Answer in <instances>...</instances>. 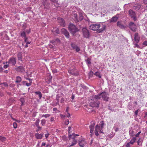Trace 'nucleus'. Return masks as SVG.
I'll return each mask as SVG.
<instances>
[{
    "mask_svg": "<svg viewBox=\"0 0 147 147\" xmlns=\"http://www.w3.org/2000/svg\"><path fill=\"white\" fill-rule=\"evenodd\" d=\"M95 95H92L88 98V100L90 102L89 107H98L100 103V102L95 97Z\"/></svg>",
    "mask_w": 147,
    "mask_h": 147,
    "instance_id": "obj_1",
    "label": "nucleus"
},
{
    "mask_svg": "<svg viewBox=\"0 0 147 147\" xmlns=\"http://www.w3.org/2000/svg\"><path fill=\"white\" fill-rule=\"evenodd\" d=\"M100 26V25L99 24H92L89 26V29L94 31L98 30V33H100L104 30L106 28L105 25H102V27L99 29Z\"/></svg>",
    "mask_w": 147,
    "mask_h": 147,
    "instance_id": "obj_2",
    "label": "nucleus"
},
{
    "mask_svg": "<svg viewBox=\"0 0 147 147\" xmlns=\"http://www.w3.org/2000/svg\"><path fill=\"white\" fill-rule=\"evenodd\" d=\"M108 96V93L104 92L97 95H95V96L94 97L98 99H100L102 98L103 100L107 101L109 98Z\"/></svg>",
    "mask_w": 147,
    "mask_h": 147,
    "instance_id": "obj_3",
    "label": "nucleus"
},
{
    "mask_svg": "<svg viewBox=\"0 0 147 147\" xmlns=\"http://www.w3.org/2000/svg\"><path fill=\"white\" fill-rule=\"evenodd\" d=\"M68 28L69 30L73 35L78 31V29L73 24H70Z\"/></svg>",
    "mask_w": 147,
    "mask_h": 147,
    "instance_id": "obj_4",
    "label": "nucleus"
},
{
    "mask_svg": "<svg viewBox=\"0 0 147 147\" xmlns=\"http://www.w3.org/2000/svg\"><path fill=\"white\" fill-rule=\"evenodd\" d=\"M68 72L71 75L77 76L79 75V73L75 68L74 67H70L68 70Z\"/></svg>",
    "mask_w": 147,
    "mask_h": 147,
    "instance_id": "obj_5",
    "label": "nucleus"
},
{
    "mask_svg": "<svg viewBox=\"0 0 147 147\" xmlns=\"http://www.w3.org/2000/svg\"><path fill=\"white\" fill-rule=\"evenodd\" d=\"M129 15L131 18L136 21L137 20V17L136 16V13L132 9H130L128 11Z\"/></svg>",
    "mask_w": 147,
    "mask_h": 147,
    "instance_id": "obj_6",
    "label": "nucleus"
},
{
    "mask_svg": "<svg viewBox=\"0 0 147 147\" xmlns=\"http://www.w3.org/2000/svg\"><path fill=\"white\" fill-rule=\"evenodd\" d=\"M128 27L133 32H135L136 31V24L133 22H130L128 24Z\"/></svg>",
    "mask_w": 147,
    "mask_h": 147,
    "instance_id": "obj_7",
    "label": "nucleus"
},
{
    "mask_svg": "<svg viewBox=\"0 0 147 147\" xmlns=\"http://www.w3.org/2000/svg\"><path fill=\"white\" fill-rule=\"evenodd\" d=\"M41 2L44 6V8L45 9H49L50 3L49 2L48 0H42Z\"/></svg>",
    "mask_w": 147,
    "mask_h": 147,
    "instance_id": "obj_8",
    "label": "nucleus"
},
{
    "mask_svg": "<svg viewBox=\"0 0 147 147\" xmlns=\"http://www.w3.org/2000/svg\"><path fill=\"white\" fill-rule=\"evenodd\" d=\"M82 32L83 36L86 38H88L89 37V33L88 31L86 28L82 29Z\"/></svg>",
    "mask_w": 147,
    "mask_h": 147,
    "instance_id": "obj_9",
    "label": "nucleus"
},
{
    "mask_svg": "<svg viewBox=\"0 0 147 147\" xmlns=\"http://www.w3.org/2000/svg\"><path fill=\"white\" fill-rule=\"evenodd\" d=\"M120 14H117L115 16L113 17L110 20V22H115L117 20V19L120 17Z\"/></svg>",
    "mask_w": 147,
    "mask_h": 147,
    "instance_id": "obj_10",
    "label": "nucleus"
},
{
    "mask_svg": "<svg viewBox=\"0 0 147 147\" xmlns=\"http://www.w3.org/2000/svg\"><path fill=\"white\" fill-rule=\"evenodd\" d=\"M61 32L62 34L65 35L67 38H69V33L64 28H63L61 30Z\"/></svg>",
    "mask_w": 147,
    "mask_h": 147,
    "instance_id": "obj_11",
    "label": "nucleus"
},
{
    "mask_svg": "<svg viewBox=\"0 0 147 147\" xmlns=\"http://www.w3.org/2000/svg\"><path fill=\"white\" fill-rule=\"evenodd\" d=\"M8 63L9 64H11L12 65H15L16 63L15 58L13 57L10 58L8 61Z\"/></svg>",
    "mask_w": 147,
    "mask_h": 147,
    "instance_id": "obj_12",
    "label": "nucleus"
},
{
    "mask_svg": "<svg viewBox=\"0 0 147 147\" xmlns=\"http://www.w3.org/2000/svg\"><path fill=\"white\" fill-rule=\"evenodd\" d=\"M78 144L80 147H84L87 145V143L85 140H82L79 141Z\"/></svg>",
    "mask_w": 147,
    "mask_h": 147,
    "instance_id": "obj_13",
    "label": "nucleus"
},
{
    "mask_svg": "<svg viewBox=\"0 0 147 147\" xmlns=\"http://www.w3.org/2000/svg\"><path fill=\"white\" fill-rule=\"evenodd\" d=\"M16 70L18 72H23L25 71V69L22 66H20L16 67L15 68Z\"/></svg>",
    "mask_w": 147,
    "mask_h": 147,
    "instance_id": "obj_14",
    "label": "nucleus"
},
{
    "mask_svg": "<svg viewBox=\"0 0 147 147\" xmlns=\"http://www.w3.org/2000/svg\"><path fill=\"white\" fill-rule=\"evenodd\" d=\"M58 21L61 26H62L63 27L64 26L65 22L63 18H58Z\"/></svg>",
    "mask_w": 147,
    "mask_h": 147,
    "instance_id": "obj_15",
    "label": "nucleus"
},
{
    "mask_svg": "<svg viewBox=\"0 0 147 147\" xmlns=\"http://www.w3.org/2000/svg\"><path fill=\"white\" fill-rule=\"evenodd\" d=\"M140 37L138 33H136L134 34V40L136 43H138L140 40Z\"/></svg>",
    "mask_w": 147,
    "mask_h": 147,
    "instance_id": "obj_16",
    "label": "nucleus"
},
{
    "mask_svg": "<svg viewBox=\"0 0 147 147\" xmlns=\"http://www.w3.org/2000/svg\"><path fill=\"white\" fill-rule=\"evenodd\" d=\"M95 125V124L94 122H93L92 123H91V125L90 126V132L92 133L94 130V126Z\"/></svg>",
    "mask_w": 147,
    "mask_h": 147,
    "instance_id": "obj_17",
    "label": "nucleus"
},
{
    "mask_svg": "<svg viewBox=\"0 0 147 147\" xmlns=\"http://www.w3.org/2000/svg\"><path fill=\"white\" fill-rule=\"evenodd\" d=\"M43 136V134H40L38 133H36L35 134L36 138L37 139H41L42 138Z\"/></svg>",
    "mask_w": 147,
    "mask_h": 147,
    "instance_id": "obj_18",
    "label": "nucleus"
},
{
    "mask_svg": "<svg viewBox=\"0 0 147 147\" xmlns=\"http://www.w3.org/2000/svg\"><path fill=\"white\" fill-rule=\"evenodd\" d=\"M117 25V26L121 28H124V26L122 24L121 22H118Z\"/></svg>",
    "mask_w": 147,
    "mask_h": 147,
    "instance_id": "obj_19",
    "label": "nucleus"
},
{
    "mask_svg": "<svg viewBox=\"0 0 147 147\" xmlns=\"http://www.w3.org/2000/svg\"><path fill=\"white\" fill-rule=\"evenodd\" d=\"M17 57L18 58V59L19 60H20L21 61H22V54L21 53L19 52L18 53Z\"/></svg>",
    "mask_w": 147,
    "mask_h": 147,
    "instance_id": "obj_20",
    "label": "nucleus"
},
{
    "mask_svg": "<svg viewBox=\"0 0 147 147\" xmlns=\"http://www.w3.org/2000/svg\"><path fill=\"white\" fill-rule=\"evenodd\" d=\"M16 79L15 82L16 83H20L22 81L21 78L19 76H17L16 77Z\"/></svg>",
    "mask_w": 147,
    "mask_h": 147,
    "instance_id": "obj_21",
    "label": "nucleus"
},
{
    "mask_svg": "<svg viewBox=\"0 0 147 147\" xmlns=\"http://www.w3.org/2000/svg\"><path fill=\"white\" fill-rule=\"evenodd\" d=\"M35 93L36 94V95H37L39 97V98L40 99L42 97V94L41 93V92L40 91H37L35 92Z\"/></svg>",
    "mask_w": 147,
    "mask_h": 147,
    "instance_id": "obj_22",
    "label": "nucleus"
},
{
    "mask_svg": "<svg viewBox=\"0 0 147 147\" xmlns=\"http://www.w3.org/2000/svg\"><path fill=\"white\" fill-rule=\"evenodd\" d=\"M52 32H54V33H55L57 34L59 33V31L58 29L57 28H55V29L54 28L53 30H52Z\"/></svg>",
    "mask_w": 147,
    "mask_h": 147,
    "instance_id": "obj_23",
    "label": "nucleus"
},
{
    "mask_svg": "<svg viewBox=\"0 0 147 147\" xmlns=\"http://www.w3.org/2000/svg\"><path fill=\"white\" fill-rule=\"evenodd\" d=\"M115 135V133L112 132L108 135V137L111 138H112Z\"/></svg>",
    "mask_w": 147,
    "mask_h": 147,
    "instance_id": "obj_24",
    "label": "nucleus"
},
{
    "mask_svg": "<svg viewBox=\"0 0 147 147\" xmlns=\"http://www.w3.org/2000/svg\"><path fill=\"white\" fill-rule=\"evenodd\" d=\"M140 7V6L139 5L137 4H135L133 7V8L134 9L138 10L139 9Z\"/></svg>",
    "mask_w": 147,
    "mask_h": 147,
    "instance_id": "obj_25",
    "label": "nucleus"
},
{
    "mask_svg": "<svg viewBox=\"0 0 147 147\" xmlns=\"http://www.w3.org/2000/svg\"><path fill=\"white\" fill-rule=\"evenodd\" d=\"M136 139V137H134L129 142L131 144H134V143L135 142Z\"/></svg>",
    "mask_w": 147,
    "mask_h": 147,
    "instance_id": "obj_26",
    "label": "nucleus"
},
{
    "mask_svg": "<svg viewBox=\"0 0 147 147\" xmlns=\"http://www.w3.org/2000/svg\"><path fill=\"white\" fill-rule=\"evenodd\" d=\"M76 137V134L73 133L71 135H70L69 136V139L70 140L71 138L74 139Z\"/></svg>",
    "mask_w": 147,
    "mask_h": 147,
    "instance_id": "obj_27",
    "label": "nucleus"
},
{
    "mask_svg": "<svg viewBox=\"0 0 147 147\" xmlns=\"http://www.w3.org/2000/svg\"><path fill=\"white\" fill-rule=\"evenodd\" d=\"M100 126H98V125H97L96 126V127L95 128V131H97L100 132Z\"/></svg>",
    "mask_w": 147,
    "mask_h": 147,
    "instance_id": "obj_28",
    "label": "nucleus"
},
{
    "mask_svg": "<svg viewBox=\"0 0 147 147\" xmlns=\"http://www.w3.org/2000/svg\"><path fill=\"white\" fill-rule=\"evenodd\" d=\"M77 143V140H74L71 143V144L70 145V146H74Z\"/></svg>",
    "mask_w": 147,
    "mask_h": 147,
    "instance_id": "obj_29",
    "label": "nucleus"
},
{
    "mask_svg": "<svg viewBox=\"0 0 147 147\" xmlns=\"http://www.w3.org/2000/svg\"><path fill=\"white\" fill-rule=\"evenodd\" d=\"M86 64L87 65L90 64L91 63L90 61V59L88 58L87 60H85Z\"/></svg>",
    "mask_w": 147,
    "mask_h": 147,
    "instance_id": "obj_30",
    "label": "nucleus"
},
{
    "mask_svg": "<svg viewBox=\"0 0 147 147\" xmlns=\"http://www.w3.org/2000/svg\"><path fill=\"white\" fill-rule=\"evenodd\" d=\"M6 138L5 137L0 136V141L3 142L6 140Z\"/></svg>",
    "mask_w": 147,
    "mask_h": 147,
    "instance_id": "obj_31",
    "label": "nucleus"
},
{
    "mask_svg": "<svg viewBox=\"0 0 147 147\" xmlns=\"http://www.w3.org/2000/svg\"><path fill=\"white\" fill-rule=\"evenodd\" d=\"M40 121V120L39 119H37L35 123V125L36 127H38L39 126V123Z\"/></svg>",
    "mask_w": 147,
    "mask_h": 147,
    "instance_id": "obj_32",
    "label": "nucleus"
},
{
    "mask_svg": "<svg viewBox=\"0 0 147 147\" xmlns=\"http://www.w3.org/2000/svg\"><path fill=\"white\" fill-rule=\"evenodd\" d=\"M77 15L76 14H74V17L75 18V20L76 22H78L79 20L77 18Z\"/></svg>",
    "mask_w": 147,
    "mask_h": 147,
    "instance_id": "obj_33",
    "label": "nucleus"
},
{
    "mask_svg": "<svg viewBox=\"0 0 147 147\" xmlns=\"http://www.w3.org/2000/svg\"><path fill=\"white\" fill-rule=\"evenodd\" d=\"M94 74L96 75V76L98 77L99 78H101V76L100 75V73L98 72H95Z\"/></svg>",
    "mask_w": 147,
    "mask_h": 147,
    "instance_id": "obj_34",
    "label": "nucleus"
},
{
    "mask_svg": "<svg viewBox=\"0 0 147 147\" xmlns=\"http://www.w3.org/2000/svg\"><path fill=\"white\" fill-rule=\"evenodd\" d=\"M129 134L130 136H134V132L132 131H129Z\"/></svg>",
    "mask_w": 147,
    "mask_h": 147,
    "instance_id": "obj_35",
    "label": "nucleus"
},
{
    "mask_svg": "<svg viewBox=\"0 0 147 147\" xmlns=\"http://www.w3.org/2000/svg\"><path fill=\"white\" fill-rule=\"evenodd\" d=\"M100 123V129L102 130L104 125V123L103 121H101Z\"/></svg>",
    "mask_w": 147,
    "mask_h": 147,
    "instance_id": "obj_36",
    "label": "nucleus"
},
{
    "mask_svg": "<svg viewBox=\"0 0 147 147\" xmlns=\"http://www.w3.org/2000/svg\"><path fill=\"white\" fill-rule=\"evenodd\" d=\"M46 120L45 119H43L41 120L42 125L44 126L46 123Z\"/></svg>",
    "mask_w": 147,
    "mask_h": 147,
    "instance_id": "obj_37",
    "label": "nucleus"
},
{
    "mask_svg": "<svg viewBox=\"0 0 147 147\" xmlns=\"http://www.w3.org/2000/svg\"><path fill=\"white\" fill-rule=\"evenodd\" d=\"M20 102H22V105H23V104L24 103V102H25V100H24V98H21L20 99Z\"/></svg>",
    "mask_w": 147,
    "mask_h": 147,
    "instance_id": "obj_38",
    "label": "nucleus"
},
{
    "mask_svg": "<svg viewBox=\"0 0 147 147\" xmlns=\"http://www.w3.org/2000/svg\"><path fill=\"white\" fill-rule=\"evenodd\" d=\"M69 107H67L66 108V112L67 113V114H68V116H67V117H70V114L68 113V111H69Z\"/></svg>",
    "mask_w": 147,
    "mask_h": 147,
    "instance_id": "obj_39",
    "label": "nucleus"
},
{
    "mask_svg": "<svg viewBox=\"0 0 147 147\" xmlns=\"http://www.w3.org/2000/svg\"><path fill=\"white\" fill-rule=\"evenodd\" d=\"M21 36L23 37H25L26 36V34L25 32L24 31H23V32H21L20 34Z\"/></svg>",
    "mask_w": 147,
    "mask_h": 147,
    "instance_id": "obj_40",
    "label": "nucleus"
},
{
    "mask_svg": "<svg viewBox=\"0 0 147 147\" xmlns=\"http://www.w3.org/2000/svg\"><path fill=\"white\" fill-rule=\"evenodd\" d=\"M83 19V16L82 14H80L79 15V20L81 21Z\"/></svg>",
    "mask_w": 147,
    "mask_h": 147,
    "instance_id": "obj_41",
    "label": "nucleus"
},
{
    "mask_svg": "<svg viewBox=\"0 0 147 147\" xmlns=\"http://www.w3.org/2000/svg\"><path fill=\"white\" fill-rule=\"evenodd\" d=\"M1 84H3L4 86L6 87H7L8 86V85L6 82H4L3 83H1Z\"/></svg>",
    "mask_w": 147,
    "mask_h": 147,
    "instance_id": "obj_42",
    "label": "nucleus"
},
{
    "mask_svg": "<svg viewBox=\"0 0 147 147\" xmlns=\"http://www.w3.org/2000/svg\"><path fill=\"white\" fill-rule=\"evenodd\" d=\"M50 116V114H46L45 115H42V117H44L45 118H47L49 117Z\"/></svg>",
    "mask_w": 147,
    "mask_h": 147,
    "instance_id": "obj_43",
    "label": "nucleus"
},
{
    "mask_svg": "<svg viewBox=\"0 0 147 147\" xmlns=\"http://www.w3.org/2000/svg\"><path fill=\"white\" fill-rule=\"evenodd\" d=\"M94 73L92 71H90L89 73V76L90 77H92Z\"/></svg>",
    "mask_w": 147,
    "mask_h": 147,
    "instance_id": "obj_44",
    "label": "nucleus"
},
{
    "mask_svg": "<svg viewBox=\"0 0 147 147\" xmlns=\"http://www.w3.org/2000/svg\"><path fill=\"white\" fill-rule=\"evenodd\" d=\"M77 46L75 45V44L72 43L71 44V47L74 49L75 48L77 47Z\"/></svg>",
    "mask_w": 147,
    "mask_h": 147,
    "instance_id": "obj_45",
    "label": "nucleus"
},
{
    "mask_svg": "<svg viewBox=\"0 0 147 147\" xmlns=\"http://www.w3.org/2000/svg\"><path fill=\"white\" fill-rule=\"evenodd\" d=\"M137 43L134 44V48L137 47L138 48H139L140 46L139 45H138Z\"/></svg>",
    "mask_w": 147,
    "mask_h": 147,
    "instance_id": "obj_46",
    "label": "nucleus"
},
{
    "mask_svg": "<svg viewBox=\"0 0 147 147\" xmlns=\"http://www.w3.org/2000/svg\"><path fill=\"white\" fill-rule=\"evenodd\" d=\"M74 49L76 50V51L77 52H78L80 50V48L78 47V46H77V47L75 48Z\"/></svg>",
    "mask_w": 147,
    "mask_h": 147,
    "instance_id": "obj_47",
    "label": "nucleus"
},
{
    "mask_svg": "<svg viewBox=\"0 0 147 147\" xmlns=\"http://www.w3.org/2000/svg\"><path fill=\"white\" fill-rule=\"evenodd\" d=\"M13 127L14 128H16L17 127V125L16 123L14 122L13 123Z\"/></svg>",
    "mask_w": 147,
    "mask_h": 147,
    "instance_id": "obj_48",
    "label": "nucleus"
},
{
    "mask_svg": "<svg viewBox=\"0 0 147 147\" xmlns=\"http://www.w3.org/2000/svg\"><path fill=\"white\" fill-rule=\"evenodd\" d=\"M51 42L53 44V45H54V46H55V45L56 44L55 43V40H52L51 41Z\"/></svg>",
    "mask_w": 147,
    "mask_h": 147,
    "instance_id": "obj_49",
    "label": "nucleus"
},
{
    "mask_svg": "<svg viewBox=\"0 0 147 147\" xmlns=\"http://www.w3.org/2000/svg\"><path fill=\"white\" fill-rule=\"evenodd\" d=\"M69 120L67 119V120L65 121V124L66 125H67L69 123Z\"/></svg>",
    "mask_w": 147,
    "mask_h": 147,
    "instance_id": "obj_50",
    "label": "nucleus"
},
{
    "mask_svg": "<svg viewBox=\"0 0 147 147\" xmlns=\"http://www.w3.org/2000/svg\"><path fill=\"white\" fill-rule=\"evenodd\" d=\"M32 83H31L30 82L29 83H26V86H30L31 85Z\"/></svg>",
    "mask_w": 147,
    "mask_h": 147,
    "instance_id": "obj_51",
    "label": "nucleus"
},
{
    "mask_svg": "<svg viewBox=\"0 0 147 147\" xmlns=\"http://www.w3.org/2000/svg\"><path fill=\"white\" fill-rule=\"evenodd\" d=\"M38 128V129L36 130V131L37 132H38V131H39L41 129V127H40L39 126H38V127H37Z\"/></svg>",
    "mask_w": 147,
    "mask_h": 147,
    "instance_id": "obj_52",
    "label": "nucleus"
},
{
    "mask_svg": "<svg viewBox=\"0 0 147 147\" xmlns=\"http://www.w3.org/2000/svg\"><path fill=\"white\" fill-rule=\"evenodd\" d=\"M131 143L129 142L126 145V147H130V144Z\"/></svg>",
    "mask_w": 147,
    "mask_h": 147,
    "instance_id": "obj_53",
    "label": "nucleus"
},
{
    "mask_svg": "<svg viewBox=\"0 0 147 147\" xmlns=\"http://www.w3.org/2000/svg\"><path fill=\"white\" fill-rule=\"evenodd\" d=\"M141 133V131H139V132L135 136L136 137H138L140 134Z\"/></svg>",
    "mask_w": 147,
    "mask_h": 147,
    "instance_id": "obj_54",
    "label": "nucleus"
},
{
    "mask_svg": "<svg viewBox=\"0 0 147 147\" xmlns=\"http://www.w3.org/2000/svg\"><path fill=\"white\" fill-rule=\"evenodd\" d=\"M71 127H68V133L70 134V132H71Z\"/></svg>",
    "mask_w": 147,
    "mask_h": 147,
    "instance_id": "obj_55",
    "label": "nucleus"
},
{
    "mask_svg": "<svg viewBox=\"0 0 147 147\" xmlns=\"http://www.w3.org/2000/svg\"><path fill=\"white\" fill-rule=\"evenodd\" d=\"M26 32L27 33L29 34L30 32V29L28 30L27 29L26 30Z\"/></svg>",
    "mask_w": 147,
    "mask_h": 147,
    "instance_id": "obj_56",
    "label": "nucleus"
},
{
    "mask_svg": "<svg viewBox=\"0 0 147 147\" xmlns=\"http://www.w3.org/2000/svg\"><path fill=\"white\" fill-rule=\"evenodd\" d=\"M143 45L145 46H147V41H145L143 42Z\"/></svg>",
    "mask_w": 147,
    "mask_h": 147,
    "instance_id": "obj_57",
    "label": "nucleus"
},
{
    "mask_svg": "<svg viewBox=\"0 0 147 147\" xmlns=\"http://www.w3.org/2000/svg\"><path fill=\"white\" fill-rule=\"evenodd\" d=\"M54 45H49V47L51 49H53L54 48Z\"/></svg>",
    "mask_w": 147,
    "mask_h": 147,
    "instance_id": "obj_58",
    "label": "nucleus"
},
{
    "mask_svg": "<svg viewBox=\"0 0 147 147\" xmlns=\"http://www.w3.org/2000/svg\"><path fill=\"white\" fill-rule=\"evenodd\" d=\"M55 40V42H57V43H59L60 42V40L58 38H57Z\"/></svg>",
    "mask_w": 147,
    "mask_h": 147,
    "instance_id": "obj_59",
    "label": "nucleus"
},
{
    "mask_svg": "<svg viewBox=\"0 0 147 147\" xmlns=\"http://www.w3.org/2000/svg\"><path fill=\"white\" fill-rule=\"evenodd\" d=\"M52 2L57 3V0H50Z\"/></svg>",
    "mask_w": 147,
    "mask_h": 147,
    "instance_id": "obj_60",
    "label": "nucleus"
},
{
    "mask_svg": "<svg viewBox=\"0 0 147 147\" xmlns=\"http://www.w3.org/2000/svg\"><path fill=\"white\" fill-rule=\"evenodd\" d=\"M138 110H139V109H138V110H136L134 112V113L136 116L138 115Z\"/></svg>",
    "mask_w": 147,
    "mask_h": 147,
    "instance_id": "obj_61",
    "label": "nucleus"
},
{
    "mask_svg": "<svg viewBox=\"0 0 147 147\" xmlns=\"http://www.w3.org/2000/svg\"><path fill=\"white\" fill-rule=\"evenodd\" d=\"M8 66H9V65L7 64L6 65H4V66H3V67L5 69H6V68H7Z\"/></svg>",
    "mask_w": 147,
    "mask_h": 147,
    "instance_id": "obj_62",
    "label": "nucleus"
},
{
    "mask_svg": "<svg viewBox=\"0 0 147 147\" xmlns=\"http://www.w3.org/2000/svg\"><path fill=\"white\" fill-rule=\"evenodd\" d=\"M6 92L8 95L10 96L11 95V92H7V91H6Z\"/></svg>",
    "mask_w": 147,
    "mask_h": 147,
    "instance_id": "obj_63",
    "label": "nucleus"
},
{
    "mask_svg": "<svg viewBox=\"0 0 147 147\" xmlns=\"http://www.w3.org/2000/svg\"><path fill=\"white\" fill-rule=\"evenodd\" d=\"M143 2L145 4H147V0H143Z\"/></svg>",
    "mask_w": 147,
    "mask_h": 147,
    "instance_id": "obj_64",
    "label": "nucleus"
}]
</instances>
